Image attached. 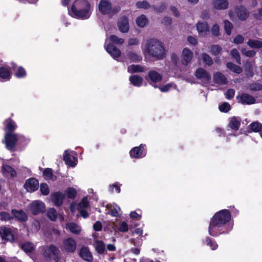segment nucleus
<instances>
[{
    "label": "nucleus",
    "mask_w": 262,
    "mask_h": 262,
    "mask_svg": "<svg viewBox=\"0 0 262 262\" xmlns=\"http://www.w3.org/2000/svg\"><path fill=\"white\" fill-rule=\"evenodd\" d=\"M12 213L13 215V217L17 219L20 222H25L28 219L26 213L23 210L13 209L12 210Z\"/></svg>",
    "instance_id": "bb28decb"
},
{
    "label": "nucleus",
    "mask_w": 262,
    "mask_h": 262,
    "mask_svg": "<svg viewBox=\"0 0 262 262\" xmlns=\"http://www.w3.org/2000/svg\"><path fill=\"white\" fill-rule=\"evenodd\" d=\"M200 57L206 65L210 66L213 64V60L208 54L206 53H202L201 54Z\"/></svg>",
    "instance_id": "ea45409f"
},
{
    "label": "nucleus",
    "mask_w": 262,
    "mask_h": 262,
    "mask_svg": "<svg viewBox=\"0 0 262 262\" xmlns=\"http://www.w3.org/2000/svg\"><path fill=\"white\" fill-rule=\"evenodd\" d=\"M51 199L54 204L57 206H60L64 198V194L60 192H57L51 194Z\"/></svg>",
    "instance_id": "f3484780"
},
{
    "label": "nucleus",
    "mask_w": 262,
    "mask_h": 262,
    "mask_svg": "<svg viewBox=\"0 0 262 262\" xmlns=\"http://www.w3.org/2000/svg\"><path fill=\"white\" fill-rule=\"evenodd\" d=\"M211 32L213 35L218 36L220 34L219 26L217 25H213L211 29Z\"/></svg>",
    "instance_id": "69168bd1"
},
{
    "label": "nucleus",
    "mask_w": 262,
    "mask_h": 262,
    "mask_svg": "<svg viewBox=\"0 0 262 262\" xmlns=\"http://www.w3.org/2000/svg\"><path fill=\"white\" fill-rule=\"evenodd\" d=\"M238 101L243 104H251L255 102V99L251 95L243 93L237 97Z\"/></svg>",
    "instance_id": "dca6fc26"
},
{
    "label": "nucleus",
    "mask_w": 262,
    "mask_h": 262,
    "mask_svg": "<svg viewBox=\"0 0 262 262\" xmlns=\"http://www.w3.org/2000/svg\"><path fill=\"white\" fill-rule=\"evenodd\" d=\"M29 209L33 214L37 215L44 212L45 210V205L42 201L36 200L30 204Z\"/></svg>",
    "instance_id": "1a4fd4ad"
},
{
    "label": "nucleus",
    "mask_w": 262,
    "mask_h": 262,
    "mask_svg": "<svg viewBox=\"0 0 262 262\" xmlns=\"http://www.w3.org/2000/svg\"><path fill=\"white\" fill-rule=\"evenodd\" d=\"M94 246L96 251L99 254H102L105 251V246L104 242L100 240H95L94 242Z\"/></svg>",
    "instance_id": "2f4dec72"
},
{
    "label": "nucleus",
    "mask_w": 262,
    "mask_h": 262,
    "mask_svg": "<svg viewBox=\"0 0 262 262\" xmlns=\"http://www.w3.org/2000/svg\"><path fill=\"white\" fill-rule=\"evenodd\" d=\"M79 209H84L90 207V203L87 196L84 197L78 204Z\"/></svg>",
    "instance_id": "37998d69"
},
{
    "label": "nucleus",
    "mask_w": 262,
    "mask_h": 262,
    "mask_svg": "<svg viewBox=\"0 0 262 262\" xmlns=\"http://www.w3.org/2000/svg\"><path fill=\"white\" fill-rule=\"evenodd\" d=\"M129 80L134 86L140 87L142 84L143 79L141 76L134 75L129 77Z\"/></svg>",
    "instance_id": "7c9ffc66"
},
{
    "label": "nucleus",
    "mask_w": 262,
    "mask_h": 262,
    "mask_svg": "<svg viewBox=\"0 0 262 262\" xmlns=\"http://www.w3.org/2000/svg\"><path fill=\"white\" fill-rule=\"evenodd\" d=\"M227 67L234 73L239 74L242 72V69L240 67L236 66L232 62L227 63Z\"/></svg>",
    "instance_id": "79ce46f5"
},
{
    "label": "nucleus",
    "mask_w": 262,
    "mask_h": 262,
    "mask_svg": "<svg viewBox=\"0 0 262 262\" xmlns=\"http://www.w3.org/2000/svg\"><path fill=\"white\" fill-rule=\"evenodd\" d=\"M98 9L103 14L113 15L118 13L120 8L118 7H112L111 3L106 0H101L98 5Z\"/></svg>",
    "instance_id": "423d86ee"
},
{
    "label": "nucleus",
    "mask_w": 262,
    "mask_h": 262,
    "mask_svg": "<svg viewBox=\"0 0 262 262\" xmlns=\"http://www.w3.org/2000/svg\"><path fill=\"white\" fill-rule=\"evenodd\" d=\"M40 190L41 193L43 195H48L49 193V188L46 184H41Z\"/></svg>",
    "instance_id": "052dcab7"
},
{
    "label": "nucleus",
    "mask_w": 262,
    "mask_h": 262,
    "mask_svg": "<svg viewBox=\"0 0 262 262\" xmlns=\"http://www.w3.org/2000/svg\"><path fill=\"white\" fill-rule=\"evenodd\" d=\"M224 28L226 33L230 35L231 33V30L233 28L232 24L228 20H225Z\"/></svg>",
    "instance_id": "3c124183"
},
{
    "label": "nucleus",
    "mask_w": 262,
    "mask_h": 262,
    "mask_svg": "<svg viewBox=\"0 0 262 262\" xmlns=\"http://www.w3.org/2000/svg\"><path fill=\"white\" fill-rule=\"evenodd\" d=\"M144 70V68L140 65L132 64L127 68V72L130 73L143 72Z\"/></svg>",
    "instance_id": "c9c22d12"
},
{
    "label": "nucleus",
    "mask_w": 262,
    "mask_h": 262,
    "mask_svg": "<svg viewBox=\"0 0 262 262\" xmlns=\"http://www.w3.org/2000/svg\"><path fill=\"white\" fill-rule=\"evenodd\" d=\"M11 77L10 68L7 66H2L0 68V78L2 81L9 80Z\"/></svg>",
    "instance_id": "5701e85b"
},
{
    "label": "nucleus",
    "mask_w": 262,
    "mask_h": 262,
    "mask_svg": "<svg viewBox=\"0 0 262 262\" xmlns=\"http://www.w3.org/2000/svg\"><path fill=\"white\" fill-rule=\"evenodd\" d=\"M136 6L138 8L148 9L149 8V4L147 2L144 1L137 2Z\"/></svg>",
    "instance_id": "bf43d9fd"
},
{
    "label": "nucleus",
    "mask_w": 262,
    "mask_h": 262,
    "mask_svg": "<svg viewBox=\"0 0 262 262\" xmlns=\"http://www.w3.org/2000/svg\"><path fill=\"white\" fill-rule=\"evenodd\" d=\"M193 54L192 52L187 48H185L181 54V63L184 66L188 65L193 58Z\"/></svg>",
    "instance_id": "9b49d317"
},
{
    "label": "nucleus",
    "mask_w": 262,
    "mask_h": 262,
    "mask_svg": "<svg viewBox=\"0 0 262 262\" xmlns=\"http://www.w3.org/2000/svg\"><path fill=\"white\" fill-rule=\"evenodd\" d=\"M3 142L5 144L8 150H12L17 144H26L28 142V140L21 135L6 133Z\"/></svg>",
    "instance_id": "39448f33"
},
{
    "label": "nucleus",
    "mask_w": 262,
    "mask_h": 262,
    "mask_svg": "<svg viewBox=\"0 0 262 262\" xmlns=\"http://www.w3.org/2000/svg\"><path fill=\"white\" fill-rule=\"evenodd\" d=\"M235 12L238 19L241 20H246L249 15L248 11L243 6L237 7L235 8Z\"/></svg>",
    "instance_id": "412c9836"
},
{
    "label": "nucleus",
    "mask_w": 262,
    "mask_h": 262,
    "mask_svg": "<svg viewBox=\"0 0 262 262\" xmlns=\"http://www.w3.org/2000/svg\"><path fill=\"white\" fill-rule=\"evenodd\" d=\"M4 130L6 133H12L17 128V125L14 121L10 118L6 119L4 122Z\"/></svg>",
    "instance_id": "4be33fe9"
},
{
    "label": "nucleus",
    "mask_w": 262,
    "mask_h": 262,
    "mask_svg": "<svg viewBox=\"0 0 262 262\" xmlns=\"http://www.w3.org/2000/svg\"><path fill=\"white\" fill-rule=\"evenodd\" d=\"M230 219V213L227 209L216 213L211 219L208 227L209 234L211 236H216L228 232L232 228V226L227 225Z\"/></svg>",
    "instance_id": "f257e3e1"
},
{
    "label": "nucleus",
    "mask_w": 262,
    "mask_h": 262,
    "mask_svg": "<svg viewBox=\"0 0 262 262\" xmlns=\"http://www.w3.org/2000/svg\"><path fill=\"white\" fill-rule=\"evenodd\" d=\"M241 120L239 117H233L230 119L228 126L232 129L237 130L241 125Z\"/></svg>",
    "instance_id": "c756f323"
},
{
    "label": "nucleus",
    "mask_w": 262,
    "mask_h": 262,
    "mask_svg": "<svg viewBox=\"0 0 262 262\" xmlns=\"http://www.w3.org/2000/svg\"><path fill=\"white\" fill-rule=\"evenodd\" d=\"M118 27L120 31L126 33L129 30V24L127 17H121L118 23Z\"/></svg>",
    "instance_id": "aec40b11"
},
{
    "label": "nucleus",
    "mask_w": 262,
    "mask_h": 262,
    "mask_svg": "<svg viewBox=\"0 0 262 262\" xmlns=\"http://www.w3.org/2000/svg\"><path fill=\"white\" fill-rule=\"evenodd\" d=\"M172 88H176V85L173 83H169L164 86L159 87V89L162 92H167Z\"/></svg>",
    "instance_id": "603ef678"
},
{
    "label": "nucleus",
    "mask_w": 262,
    "mask_h": 262,
    "mask_svg": "<svg viewBox=\"0 0 262 262\" xmlns=\"http://www.w3.org/2000/svg\"><path fill=\"white\" fill-rule=\"evenodd\" d=\"M92 8L86 0H76L69 10V14L73 17L87 19L91 15Z\"/></svg>",
    "instance_id": "20e7f679"
},
{
    "label": "nucleus",
    "mask_w": 262,
    "mask_h": 262,
    "mask_svg": "<svg viewBox=\"0 0 262 262\" xmlns=\"http://www.w3.org/2000/svg\"><path fill=\"white\" fill-rule=\"evenodd\" d=\"M221 112L227 113L230 110V105L227 102H224L219 107Z\"/></svg>",
    "instance_id": "864d4df0"
},
{
    "label": "nucleus",
    "mask_w": 262,
    "mask_h": 262,
    "mask_svg": "<svg viewBox=\"0 0 262 262\" xmlns=\"http://www.w3.org/2000/svg\"><path fill=\"white\" fill-rule=\"evenodd\" d=\"M213 80L214 82L220 84H225L227 83V78L221 72H216L213 74Z\"/></svg>",
    "instance_id": "c85d7f7f"
},
{
    "label": "nucleus",
    "mask_w": 262,
    "mask_h": 262,
    "mask_svg": "<svg viewBox=\"0 0 262 262\" xmlns=\"http://www.w3.org/2000/svg\"><path fill=\"white\" fill-rule=\"evenodd\" d=\"M106 209L108 211L107 213H110L113 216H117L121 214V209L117 204H108Z\"/></svg>",
    "instance_id": "a878e982"
},
{
    "label": "nucleus",
    "mask_w": 262,
    "mask_h": 262,
    "mask_svg": "<svg viewBox=\"0 0 262 262\" xmlns=\"http://www.w3.org/2000/svg\"><path fill=\"white\" fill-rule=\"evenodd\" d=\"M21 249L25 252H31L35 249V245L31 242H26L20 246Z\"/></svg>",
    "instance_id": "f704fd0d"
},
{
    "label": "nucleus",
    "mask_w": 262,
    "mask_h": 262,
    "mask_svg": "<svg viewBox=\"0 0 262 262\" xmlns=\"http://www.w3.org/2000/svg\"><path fill=\"white\" fill-rule=\"evenodd\" d=\"M76 246L75 240L72 237H69L63 241L61 248L62 251L66 252L73 253L76 249Z\"/></svg>",
    "instance_id": "0eeeda50"
},
{
    "label": "nucleus",
    "mask_w": 262,
    "mask_h": 262,
    "mask_svg": "<svg viewBox=\"0 0 262 262\" xmlns=\"http://www.w3.org/2000/svg\"><path fill=\"white\" fill-rule=\"evenodd\" d=\"M141 49L145 57L150 56L158 60L163 59L166 55L162 42L156 38L146 40L142 43Z\"/></svg>",
    "instance_id": "f03ea898"
},
{
    "label": "nucleus",
    "mask_w": 262,
    "mask_h": 262,
    "mask_svg": "<svg viewBox=\"0 0 262 262\" xmlns=\"http://www.w3.org/2000/svg\"><path fill=\"white\" fill-rule=\"evenodd\" d=\"M148 76L150 80L154 82H158L162 79V76L155 71H149Z\"/></svg>",
    "instance_id": "473e14b6"
},
{
    "label": "nucleus",
    "mask_w": 262,
    "mask_h": 262,
    "mask_svg": "<svg viewBox=\"0 0 262 262\" xmlns=\"http://www.w3.org/2000/svg\"><path fill=\"white\" fill-rule=\"evenodd\" d=\"M43 175L46 180L54 181L56 178V176L53 174L52 170L51 168H46L43 172Z\"/></svg>",
    "instance_id": "4c0bfd02"
},
{
    "label": "nucleus",
    "mask_w": 262,
    "mask_h": 262,
    "mask_svg": "<svg viewBox=\"0 0 262 262\" xmlns=\"http://www.w3.org/2000/svg\"><path fill=\"white\" fill-rule=\"evenodd\" d=\"M262 127V125L258 122H254L252 123H251L249 125L250 129L254 132H258L260 130Z\"/></svg>",
    "instance_id": "a18cd8bd"
},
{
    "label": "nucleus",
    "mask_w": 262,
    "mask_h": 262,
    "mask_svg": "<svg viewBox=\"0 0 262 262\" xmlns=\"http://www.w3.org/2000/svg\"><path fill=\"white\" fill-rule=\"evenodd\" d=\"M39 186V183L35 179L31 178L27 180L25 185V188L28 192H34L36 190Z\"/></svg>",
    "instance_id": "4468645a"
},
{
    "label": "nucleus",
    "mask_w": 262,
    "mask_h": 262,
    "mask_svg": "<svg viewBox=\"0 0 262 262\" xmlns=\"http://www.w3.org/2000/svg\"><path fill=\"white\" fill-rule=\"evenodd\" d=\"M195 77L202 80L208 82L211 79V75L204 69L200 68L195 72Z\"/></svg>",
    "instance_id": "ddd939ff"
},
{
    "label": "nucleus",
    "mask_w": 262,
    "mask_h": 262,
    "mask_svg": "<svg viewBox=\"0 0 262 262\" xmlns=\"http://www.w3.org/2000/svg\"><path fill=\"white\" fill-rule=\"evenodd\" d=\"M128 45L136 46L138 45L139 43V40L136 38H130L127 41Z\"/></svg>",
    "instance_id": "0e129e2a"
},
{
    "label": "nucleus",
    "mask_w": 262,
    "mask_h": 262,
    "mask_svg": "<svg viewBox=\"0 0 262 262\" xmlns=\"http://www.w3.org/2000/svg\"><path fill=\"white\" fill-rule=\"evenodd\" d=\"M196 29L201 36H205L209 32L208 24L206 22H199L196 24Z\"/></svg>",
    "instance_id": "393cba45"
},
{
    "label": "nucleus",
    "mask_w": 262,
    "mask_h": 262,
    "mask_svg": "<svg viewBox=\"0 0 262 262\" xmlns=\"http://www.w3.org/2000/svg\"><path fill=\"white\" fill-rule=\"evenodd\" d=\"M117 229L122 232H127L128 230V225L125 222H122L118 224Z\"/></svg>",
    "instance_id": "8fccbe9b"
},
{
    "label": "nucleus",
    "mask_w": 262,
    "mask_h": 262,
    "mask_svg": "<svg viewBox=\"0 0 262 262\" xmlns=\"http://www.w3.org/2000/svg\"><path fill=\"white\" fill-rule=\"evenodd\" d=\"M124 42V39L122 38H120L116 35H112L107 37L105 40V44L104 47L106 49L107 46L109 43L115 46L113 43H115L118 45H122Z\"/></svg>",
    "instance_id": "2eb2a0df"
},
{
    "label": "nucleus",
    "mask_w": 262,
    "mask_h": 262,
    "mask_svg": "<svg viewBox=\"0 0 262 262\" xmlns=\"http://www.w3.org/2000/svg\"><path fill=\"white\" fill-rule=\"evenodd\" d=\"M244 40V38L242 35H239L234 39L233 42L236 44L241 43Z\"/></svg>",
    "instance_id": "338daca9"
},
{
    "label": "nucleus",
    "mask_w": 262,
    "mask_h": 262,
    "mask_svg": "<svg viewBox=\"0 0 262 262\" xmlns=\"http://www.w3.org/2000/svg\"><path fill=\"white\" fill-rule=\"evenodd\" d=\"M210 52L212 54L218 55L222 50V48L219 45H212L210 47Z\"/></svg>",
    "instance_id": "de8ad7c7"
},
{
    "label": "nucleus",
    "mask_w": 262,
    "mask_h": 262,
    "mask_svg": "<svg viewBox=\"0 0 262 262\" xmlns=\"http://www.w3.org/2000/svg\"><path fill=\"white\" fill-rule=\"evenodd\" d=\"M227 0H213V5L215 9L219 10H225L228 7Z\"/></svg>",
    "instance_id": "cd10ccee"
},
{
    "label": "nucleus",
    "mask_w": 262,
    "mask_h": 262,
    "mask_svg": "<svg viewBox=\"0 0 262 262\" xmlns=\"http://www.w3.org/2000/svg\"><path fill=\"white\" fill-rule=\"evenodd\" d=\"M242 53L247 57H253L255 56L256 52L254 50L247 51L245 49H242Z\"/></svg>",
    "instance_id": "680f3d73"
},
{
    "label": "nucleus",
    "mask_w": 262,
    "mask_h": 262,
    "mask_svg": "<svg viewBox=\"0 0 262 262\" xmlns=\"http://www.w3.org/2000/svg\"><path fill=\"white\" fill-rule=\"evenodd\" d=\"M79 255L82 259L86 261L91 262L93 260L92 255L88 247H82L79 252Z\"/></svg>",
    "instance_id": "6ab92c4d"
},
{
    "label": "nucleus",
    "mask_w": 262,
    "mask_h": 262,
    "mask_svg": "<svg viewBox=\"0 0 262 262\" xmlns=\"http://www.w3.org/2000/svg\"><path fill=\"white\" fill-rule=\"evenodd\" d=\"M136 24L140 27H144L147 24V19L144 15H141L136 19Z\"/></svg>",
    "instance_id": "58836bf2"
},
{
    "label": "nucleus",
    "mask_w": 262,
    "mask_h": 262,
    "mask_svg": "<svg viewBox=\"0 0 262 262\" xmlns=\"http://www.w3.org/2000/svg\"><path fill=\"white\" fill-rule=\"evenodd\" d=\"M231 55L235 59L236 61L241 64V58L238 51L236 49H233L231 52Z\"/></svg>",
    "instance_id": "6e6d98bb"
},
{
    "label": "nucleus",
    "mask_w": 262,
    "mask_h": 262,
    "mask_svg": "<svg viewBox=\"0 0 262 262\" xmlns=\"http://www.w3.org/2000/svg\"><path fill=\"white\" fill-rule=\"evenodd\" d=\"M13 219L10 214L6 212H2L0 213V220L2 221H9Z\"/></svg>",
    "instance_id": "13d9d810"
},
{
    "label": "nucleus",
    "mask_w": 262,
    "mask_h": 262,
    "mask_svg": "<svg viewBox=\"0 0 262 262\" xmlns=\"http://www.w3.org/2000/svg\"><path fill=\"white\" fill-rule=\"evenodd\" d=\"M106 51L111 55V56L118 61L122 62H139L142 59V56L138 54L137 52L132 50H128L125 55H123L121 58V51L115 46L109 43L106 48Z\"/></svg>",
    "instance_id": "7ed1b4c3"
},
{
    "label": "nucleus",
    "mask_w": 262,
    "mask_h": 262,
    "mask_svg": "<svg viewBox=\"0 0 262 262\" xmlns=\"http://www.w3.org/2000/svg\"><path fill=\"white\" fill-rule=\"evenodd\" d=\"M47 216L52 221H55L57 217L56 210L54 208H50L47 211Z\"/></svg>",
    "instance_id": "c03bdc74"
},
{
    "label": "nucleus",
    "mask_w": 262,
    "mask_h": 262,
    "mask_svg": "<svg viewBox=\"0 0 262 262\" xmlns=\"http://www.w3.org/2000/svg\"><path fill=\"white\" fill-rule=\"evenodd\" d=\"M60 254V251L58 248L54 245H50L48 247L45 251V256L47 257H51L54 256L55 260H58L59 259V255Z\"/></svg>",
    "instance_id": "f8f14e48"
},
{
    "label": "nucleus",
    "mask_w": 262,
    "mask_h": 262,
    "mask_svg": "<svg viewBox=\"0 0 262 262\" xmlns=\"http://www.w3.org/2000/svg\"><path fill=\"white\" fill-rule=\"evenodd\" d=\"M63 160L67 165L74 167L77 163L76 152L68 150H66L63 155Z\"/></svg>",
    "instance_id": "6e6552de"
},
{
    "label": "nucleus",
    "mask_w": 262,
    "mask_h": 262,
    "mask_svg": "<svg viewBox=\"0 0 262 262\" xmlns=\"http://www.w3.org/2000/svg\"><path fill=\"white\" fill-rule=\"evenodd\" d=\"M102 228V224L100 222H96L93 225V229L94 230L99 231L101 230Z\"/></svg>",
    "instance_id": "774afa93"
},
{
    "label": "nucleus",
    "mask_w": 262,
    "mask_h": 262,
    "mask_svg": "<svg viewBox=\"0 0 262 262\" xmlns=\"http://www.w3.org/2000/svg\"><path fill=\"white\" fill-rule=\"evenodd\" d=\"M145 145L141 144L139 147H135L132 148L129 152L131 158L139 159L142 158L146 156L145 151Z\"/></svg>",
    "instance_id": "9d476101"
},
{
    "label": "nucleus",
    "mask_w": 262,
    "mask_h": 262,
    "mask_svg": "<svg viewBox=\"0 0 262 262\" xmlns=\"http://www.w3.org/2000/svg\"><path fill=\"white\" fill-rule=\"evenodd\" d=\"M247 45L252 48L259 49L262 47V41L259 40L249 39Z\"/></svg>",
    "instance_id": "e433bc0d"
},
{
    "label": "nucleus",
    "mask_w": 262,
    "mask_h": 262,
    "mask_svg": "<svg viewBox=\"0 0 262 262\" xmlns=\"http://www.w3.org/2000/svg\"><path fill=\"white\" fill-rule=\"evenodd\" d=\"M226 98L227 99H231L233 98L235 95V90L232 89H229L225 93Z\"/></svg>",
    "instance_id": "e2e57ef3"
},
{
    "label": "nucleus",
    "mask_w": 262,
    "mask_h": 262,
    "mask_svg": "<svg viewBox=\"0 0 262 262\" xmlns=\"http://www.w3.org/2000/svg\"><path fill=\"white\" fill-rule=\"evenodd\" d=\"M67 228L72 233L78 234L81 231V228L77 224L74 223H68L67 225Z\"/></svg>",
    "instance_id": "72a5a7b5"
},
{
    "label": "nucleus",
    "mask_w": 262,
    "mask_h": 262,
    "mask_svg": "<svg viewBox=\"0 0 262 262\" xmlns=\"http://www.w3.org/2000/svg\"><path fill=\"white\" fill-rule=\"evenodd\" d=\"M2 172L6 176H10L14 178L16 176V172L15 169L10 166L5 164L2 167Z\"/></svg>",
    "instance_id": "b1692460"
},
{
    "label": "nucleus",
    "mask_w": 262,
    "mask_h": 262,
    "mask_svg": "<svg viewBox=\"0 0 262 262\" xmlns=\"http://www.w3.org/2000/svg\"><path fill=\"white\" fill-rule=\"evenodd\" d=\"M246 75L248 77H251L253 76V66L250 62L247 61L245 64Z\"/></svg>",
    "instance_id": "a19ab883"
},
{
    "label": "nucleus",
    "mask_w": 262,
    "mask_h": 262,
    "mask_svg": "<svg viewBox=\"0 0 262 262\" xmlns=\"http://www.w3.org/2000/svg\"><path fill=\"white\" fill-rule=\"evenodd\" d=\"M206 241L207 245L210 246L212 250H215L217 248L218 245L214 241L212 240L209 237L206 238Z\"/></svg>",
    "instance_id": "5fc2aeb1"
},
{
    "label": "nucleus",
    "mask_w": 262,
    "mask_h": 262,
    "mask_svg": "<svg viewBox=\"0 0 262 262\" xmlns=\"http://www.w3.org/2000/svg\"><path fill=\"white\" fill-rule=\"evenodd\" d=\"M249 88L252 91H260L262 90V85L260 83H253L249 85Z\"/></svg>",
    "instance_id": "4d7b16f0"
},
{
    "label": "nucleus",
    "mask_w": 262,
    "mask_h": 262,
    "mask_svg": "<svg viewBox=\"0 0 262 262\" xmlns=\"http://www.w3.org/2000/svg\"><path fill=\"white\" fill-rule=\"evenodd\" d=\"M68 197L70 199H74L76 195V190L72 187H69L65 191Z\"/></svg>",
    "instance_id": "49530a36"
},
{
    "label": "nucleus",
    "mask_w": 262,
    "mask_h": 262,
    "mask_svg": "<svg viewBox=\"0 0 262 262\" xmlns=\"http://www.w3.org/2000/svg\"><path fill=\"white\" fill-rule=\"evenodd\" d=\"M15 76L19 78H24L26 76V72L24 68L19 67L15 73Z\"/></svg>",
    "instance_id": "09e8293b"
},
{
    "label": "nucleus",
    "mask_w": 262,
    "mask_h": 262,
    "mask_svg": "<svg viewBox=\"0 0 262 262\" xmlns=\"http://www.w3.org/2000/svg\"><path fill=\"white\" fill-rule=\"evenodd\" d=\"M0 235L3 239L7 241H12L14 236L9 228L3 227L0 228Z\"/></svg>",
    "instance_id": "a211bd4d"
}]
</instances>
